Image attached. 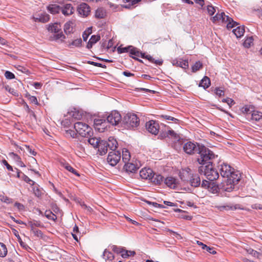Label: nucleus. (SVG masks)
<instances>
[{
    "label": "nucleus",
    "instance_id": "nucleus-53",
    "mask_svg": "<svg viewBox=\"0 0 262 262\" xmlns=\"http://www.w3.org/2000/svg\"><path fill=\"white\" fill-rule=\"evenodd\" d=\"M162 117L166 120H170L173 121L175 123H178L179 120L173 117L168 115H162Z\"/></svg>",
    "mask_w": 262,
    "mask_h": 262
},
{
    "label": "nucleus",
    "instance_id": "nucleus-22",
    "mask_svg": "<svg viewBox=\"0 0 262 262\" xmlns=\"http://www.w3.org/2000/svg\"><path fill=\"white\" fill-rule=\"evenodd\" d=\"M124 168L127 172L133 173L137 170L138 167L135 164L127 162L125 163Z\"/></svg>",
    "mask_w": 262,
    "mask_h": 262
},
{
    "label": "nucleus",
    "instance_id": "nucleus-16",
    "mask_svg": "<svg viewBox=\"0 0 262 262\" xmlns=\"http://www.w3.org/2000/svg\"><path fill=\"white\" fill-rule=\"evenodd\" d=\"M32 18L35 22L46 23L50 19V16L45 12H41L33 16Z\"/></svg>",
    "mask_w": 262,
    "mask_h": 262
},
{
    "label": "nucleus",
    "instance_id": "nucleus-61",
    "mask_svg": "<svg viewBox=\"0 0 262 262\" xmlns=\"http://www.w3.org/2000/svg\"><path fill=\"white\" fill-rule=\"evenodd\" d=\"M5 76L8 79H12L15 78V75L12 72L7 71L5 73Z\"/></svg>",
    "mask_w": 262,
    "mask_h": 262
},
{
    "label": "nucleus",
    "instance_id": "nucleus-50",
    "mask_svg": "<svg viewBox=\"0 0 262 262\" xmlns=\"http://www.w3.org/2000/svg\"><path fill=\"white\" fill-rule=\"evenodd\" d=\"M21 179L26 182L29 183L32 186L35 184V182L31 180L28 176H26L24 173H22Z\"/></svg>",
    "mask_w": 262,
    "mask_h": 262
},
{
    "label": "nucleus",
    "instance_id": "nucleus-54",
    "mask_svg": "<svg viewBox=\"0 0 262 262\" xmlns=\"http://www.w3.org/2000/svg\"><path fill=\"white\" fill-rule=\"evenodd\" d=\"M66 134L68 136H70L71 137L75 138L77 137V133L76 130L69 129L66 131Z\"/></svg>",
    "mask_w": 262,
    "mask_h": 262
},
{
    "label": "nucleus",
    "instance_id": "nucleus-43",
    "mask_svg": "<svg viewBox=\"0 0 262 262\" xmlns=\"http://www.w3.org/2000/svg\"><path fill=\"white\" fill-rule=\"evenodd\" d=\"M71 22L66 23L64 26V31L66 34H69L72 31V27Z\"/></svg>",
    "mask_w": 262,
    "mask_h": 262
},
{
    "label": "nucleus",
    "instance_id": "nucleus-13",
    "mask_svg": "<svg viewBox=\"0 0 262 262\" xmlns=\"http://www.w3.org/2000/svg\"><path fill=\"white\" fill-rule=\"evenodd\" d=\"M146 128L149 133L156 135L159 131V125L157 121L150 120L146 123Z\"/></svg>",
    "mask_w": 262,
    "mask_h": 262
},
{
    "label": "nucleus",
    "instance_id": "nucleus-35",
    "mask_svg": "<svg viewBox=\"0 0 262 262\" xmlns=\"http://www.w3.org/2000/svg\"><path fill=\"white\" fill-rule=\"evenodd\" d=\"M28 225L30 227L31 230L36 229L35 227H42L43 225L41 223L37 221H30L28 223Z\"/></svg>",
    "mask_w": 262,
    "mask_h": 262
},
{
    "label": "nucleus",
    "instance_id": "nucleus-44",
    "mask_svg": "<svg viewBox=\"0 0 262 262\" xmlns=\"http://www.w3.org/2000/svg\"><path fill=\"white\" fill-rule=\"evenodd\" d=\"M82 43V40L81 39H76L73 41L71 43H70L68 46L70 48H71L72 46H75V47H79L80 46L81 44Z\"/></svg>",
    "mask_w": 262,
    "mask_h": 262
},
{
    "label": "nucleus",
    "instance_id": "nucleus-18",
    "mask_svg": "<svg viewBox=\"0 0 262 262\" xmlns=\"http://www.w3.org/2000/svg\"><path fill=\"white\" fill-rule=\"evenodd\" d=\"M74 9L71 4H66L61 6V11L65 16H69L74 13Z\"/></svg>",
    "mask_w": 262,
    "mask_h": 262
},
{
    "label": "nucleus",
    "instance_id": "nucleus-57",
    "mask_svg": "<svg viewBox=\"0 0 262 262\" xmlns=\"http://www.w3.org/2000/svg\"><path fill=\"white\" fill-rule=\"evenodd\" d=\"M112 250L117 253H122L123 252V249L121 247H118L117 246L114 245L112 246Z\"/></svg>",
    "mask_w": 262,
    "mask_h": 262
},
{
    "label": "nucleus",
    "instance_id": "nucleus-56",
    "mask_svg": "<svg viewBox=\"0 0 262 262\" xmlns=\"http://www.w3.org/2000/svg\"><path fill=\"white\" fill-rule=\"evenodd\" d=\"M130 49V46H128L127 47H124V48L119 47L118 48V52L119 53H127V52L129 53Z\"/></svg>",
    "mask_w": 262,
    "mask_h": 262
},
{
    "label": "nucleus",
    "instance_id": "nucleus-11",
    "mask_svg": "<svg viewBox=\"0 0 262 262\" xmlns=\"http://www.w3.org/2000/svg\"><path fill=\"white\" fill-rule=\"evenodd\" d=\"M161 139H164L166 137L171 139L173 140V141L177 143L178 142V144H182V140L181 139L179 135H177L173 130H168L167 132L165 133H163L160 135Z\"/></svg>",
    "mask_w": 262,
    "mask_h": 262
},
{
    "label": "nucleus",
    "instance_id": "nucleus-62",
    "mask_svg": "<svg viewBox=\"0 0 262 262\" xmlns=\"http://www.w3.org/2000/svg\"><path fill=\"white\" fill-rule=\"evenodd\" d=\"M211 182H208L206 180H203L202 183V187L203 188H207L208 189L209 187H210L211 185H212V184Z\"/></svg>",
    "mask_w": 262,
    "mask_h": 262
},
{
    "label": "nucleus",
    "instance_id": "nucleus-1",
    "mask_svg": "<svg viewBox=\"0 0 262 262\" xmlns=\"http://www.w3.org/2000/svg\"><path fill=\"white\" fill-rule=\"evenodd\" d=\"M221 176L224 179L220 184L222 190L230 192L234 188V185L241 179V174L239 171H235L229 165L223 163L219 166Z\"/></svg>",
    "mask_w": 262,
    "mask_h": 262
},
{
    "label": "nucleus",
    "instance_id": "nucleus-49",
    "mask_svg": "<svg viewBox=\"0 0 262 262\" xmlns=\"http://www.w3.org/2000/svg\"><path fill=\"white\" fill-rule=\"evenodd\" d=\"M26 97L30 100V101L35 104L38 105V102L37 99L35 96H31L30 94H27Z\"/></svg>",
    "mask_w": 262,
    "mask_h": 262
},
{
    "label": "nucleus",
    "instance_id": "nucleus-47",
    "mask_svg": "<svg viewBox=\"0 0 262 262\" xmlns=\"http://www.w3.org/2000/svg\"><path fill=\"white\" fill-rule=\"evenodd\" d=\"M202 63L200 61L196 62L192 67V70L193 72H195L202 68Z\"/></svg>",
    "mask_w": 262,
    "mask_h": 262
},
{
    "label": "nucleus",
    "instance_id": "nucleus-33",
    "mask_svg": "<svg viewBox=\"0 0 262 262\" xmlns=\"http://www.w3.org/2000/svg\"><path fill=\"white\" fill-rule=\"evenodd\" d=\"M95 16L97 18H103L105 16V10L102 8H98L95 12Z\"/></svg>",
    "mask_w": 262,
    "mask_h": 262
},
{
    "label": "nucleus",
    "instance_id": "nucleus-41",
    "mask_svg": "<svg viewBox=\"0 0 262 262\" xmlns=\"http://www.w3.org/2000/svg\"><path fill=\"white\" fill-rule=\"evenodd\" d=\"M136 254L135 251H128L123 249L121 256L123 258H126L130 256H134Z\"/></svg>",
    "mask_w": 262,
    "mask_h": 262
},
{
    "label": "nucleus",
    "instance_id": "nucleus-20",
    "mask_svg": "<svg viewBox=\"0 0 262 262\" xmlns=\"http://www.w3.org/2000/svg\"><path fill=\"white\" fill-rule=\"evenodd\" d=\"M97 148L98 149V152L100 155H105L107 152L108 149L106 141L101 140Z\"/></svg>",
    "mask_w": 262,
    "mask_h": 262
},
{
    "label": "nucleus",
    "instance_id": "nucleus-21",
    "mask_svg": "<svg viewBox=\"0 0 262 262\" xmlns=\"http://www.w3.org/2000/svg\"><path fill=\"white\" fill-rule=\"evenodd\" d=\"M129 53L132 55L130 56L136 60L138 59L136 57H133L132 55H135L136 57H141L142 58H144V53H141L137 48L131 46L129 50Z\"/></svg>",
    "mask_w": 262,
    "mask_h": 262
},
{
    "label": "nucleus",
    "instance_id": "nucleus-7",
    "mask_svg": "<svg viewBox=\"0 0 262 262\" xmlns=\"http://www.w3.org/2000/svg\"><path fill=\"white\" fill-rule=\"evenodd\" d=\"M48 29V30L51 31V32L56 33L55 34H54L53 36L51 37L53 38V39L62 40L65 38V36L62 34V32H60L61 28V26L59 24L55 23L54 24L50 25Z\"/></svg>",
    "mask_w": 262,
    "mask_h": 262
},
{
    "label": "nucleus",
    "instance_id": "nucleus-60",
    "mask_svg": "<svg viewBox=\"0 0 262 262\" xmlns=\"http://www.w3.org/2000/svg\"><path fill=\"white\" fill-rule=\"evenodd\" d=\"M250 108V106L246 105L242 108V112L244 113L247 114V115H251L253 111H251Z\"/></svg>",
    "mask_w": 262,
    "mask_h": 262
},
{
    "label": "nucleus",
    "instance_id": "nucleus-29",
    "mask_svg": "<svg viewBox=\"0 0 262 262\" xmlns=\"http://www.w3.org/2000/svg\"><path fill=\"white\" fill-rule=\"evenodd\" d=\"M251 119L258 121L262 119V113L257 111H253L251 114Z\"/></svg>",
    "mask_w": 262,
    "mask_h": 262
},
{
    "label": "nucleus",
    "instance_id": "nucleus-25",
    "mask_svg": "<svg viewBox=\"0 0 262 262\" xmlns=\"http://www.w3.org/2000/svg\"><path fill=\"white\" fill-rule=\"evenodd\" d=\"M190 183L192 186H199L201 184L200 178L196 174L193 175L190 180Z\"/></svg>",
    "mask_w": 262,
    "mask_h": 262
},
{
    "label": "nucleus",
    "instance_id": "nucleus-63",
    "mask_svg": "<svg viewBox=\"0 0 262 262\" xmlns=\"http://www.w3.org/2000/svg\"><path fill=\"white\" fill-rule=\"evenodd\" d=\"M215 93L216 94V95L217 96H218L219 97H222V96H223L224 95V91L221 90L220 88H216L215 90Z\"/></svg>",
    "mask_w": 262,
    "mask_h": 262
},
{
    "label": "nucleus",
    "instance_id": "nucleus-2",
    "mask_svg": "<svg viewBox=\"0 0 262 262\" xmlns=\"http://www.w3.org/2000/svg\"><path fill=\"white\" fill-rule=\"evenodd\" d=\"M198 149L197 152L199 155L197 158L198 163L201 166L212 164L213 160L216 157L213 152L203 145H201Z\"/></svg>",
    "mask_w": 262,
    "mask_h": 262
},
{
    "label": "nucleus",
    "instance_id": "nucleus-32",
    "mask_svg": "<svg viewBox=\"0 0 262 262\" xmlns=\"http://www.w3.org/2000/svg\"><path fill=\"white\" fill-rule=\"evenodd\" d=\"M210 85V79L207 76H205L201 81L199 86L203 87L205 89L208 88Z\"/></svg>",
    "mask_w": 262,
    "mask_h": 262
},
{
    "label": "nucleus",
    "instance_id": "nucleus-8",
    "mask_svg": "<svg viewBox=\"0 0 262 262\" xmlns=\"http://www.w3.org/2000/svg\"><path fill=\"white\" fill-rule=\"evenodd\" d=\"M108 124L116 126L121 123L122 118L120 114L116 111L111 112L106 117H105Z\"/></svg>",
    "mask_w": 262,
    "mask_h": 262
},
{
    "label": "nucleus",
    "instance_id": "nucleus-17",
    "mask_svg": "<svg viewBox=\"0 0 262 262\" xmlns=\"http://www.w3.org/2000/svg\"><path fill=\"white\" fill-rule=\"evenodd\" d=\"M153 171L150 168H143L140 171V177L142 179L149 180L152 177Z\"/></svg>",
    "mask_w": 262,
    "mask_h": 262
},
{
    "label": "nucleus",
    "instance_id": "nucleus-12",
    "mask_svg": "<svg viewBox=\"0 0 262 262\" xmlns=\"http://www.w3.org/2000/svg\"><path fill=\"white\" fill-rule=\"evenodd\" d=\"M121 153L119 151H112L108 154L107 161L111 166H115L120 160Z\"/></svg>",
    "mask_w": 262,
    "mask_h": 262
},
{
    "label": "nucleus",
    "instance_id": "nucleus-45",
    "mask_svg": "<svg viewBox=\"0 0 262 262\" xmlns=\"http://www.w3.org/2000/svg\"><path fill=\"white\" fill-rule=\"evenodd\" d=\"M0 200L6 204H10L13 202L12 199L8 198L7 196H5L3 195H0Z\"/></svg>",
    "mask_w": 262,
    "mask_h": 262
},
{
    "label": "nucleus",
    "instance_id": "nucleus-40",
    "mask_svg": "<svg viewBox=\"0 0 262 262\" xmlns=\"http://www.w3.org/2000/svg\"><path fill=\"white\" fill-rule=\"evenodd\" d=\"M33 191L34 195L38 198L40 197L42 193V189L40 188L38 186H34L33 187Z\"/></svg>",
    "mask_w": 262,
    "mask_h": 262
},
{
    "label": "nucleus",
    "instance_id": "nucleus-46",
    "mask_svg": "<svg viewBox=\"0 0 262 262\" xmlns=\"http://www.w3.org/2000/svg\"><path fill=\"white\" fill-rule=\"evenodd\" d=\"M212 185L210 187L208 188V190L212 192L213 193H216L218 191L219 187L221 188L220 185L216 186L214 183L212 182Z\"/></svg>",
    "mask_w": 262,
    "mask_h": 262
},
{
    "label": "nucleus",
    "instance_id": "nucleus-9",
    "mask_svg": "<svg viewBox=\"0 0 262 262\" xmlns=\"http://www.w3.org/2000/svg\"><path fill=\"white\" fill-rule=\"evenodd\" d=\"M108 124V122H107L105 117L95 118L94 120V128L99 132H104L107 128Z\"/></svg>",
    "mask_w": 262,
    "mask_h": 262
},
{
    "label": "nucleus",
    "instance_id": "nucleus-52",
    "mask_svg": "<svg viewBox=\"0 0 262 262\" xmlns=\"http://www.w3.org/2000/svg\"><path fill=\"white\" fill-rule=\"evenodd\" d=\"M222 101L224 103H226L231 107L234 103L233 100L231 98H227L222 99Z\"/></svg>",
    "mask_w": 262,
    "mask_h": 262
},
{
    "label": "nucleus",
    "instance_id": "nucleus-39",
    "mask_svg": "<svg viewBox=\"0 0 262 262\" xmlns=\"http://www.w3.org/2000/svg\"><path fill=\"white\" fill-rule=\"evenodd\" d=\"M45 215L47 219L53 221H55L57 219L56 215L50 210H46L45 212Z\"/></svg>",
    "mask_w": 262,
    "mask_h": 262
},
{
    "label": "nucleus",
    "instance_id": "nucleus-59",
    "mask_svg": "<svg viewBox=\"0 0 262 262\" xmlns=\"http://www.w3.org/2000/svg\"><path fill=\"white\" fill-rule=\"evenodd\" d=\"M100 39V37L99 35H92L89 41H90L94 45Z\"/></svg>",
    "mask_w": 262,
    "mask_h": 262
},
{
    "label": "nucleus",
    "instance_id": "nucleus-28",
    "mask_svg": "<svg viewBox=\"0 0 262 262\" xmlns=\"http://www.w3.org/2000/svg\"><path fill=\"white\" fill-rule=\"evenodd\" d=\"M150 180L155 184L159 185L163 181V177L160 174H155L153 173Z\"/></svg>",
    "mask_w": 262,
    "mask_h": 262
},
{
    "label": "nucleus",
    "instance_id": "nucleus-3",
    "mask_svg": "<svg viewBox=\"0 0 262 262\" xmlns=\"http://www.w3.org/2000/svg\"><path fill=\"white\" fill-rule=\"evenodd\" d=\"M201 174H204L210 181H213L219 177L217 171L213 168L212 164L205 166H200L198 169Z\"/></svg>",
    "mask_w": 262,
    "mask_h": 262
},
{
    "label": "nucleus",
    "instance_id": "nucleus-26",
    "mask_svg": "<svg viewBox=\"0 0 262 262\" xmlns=\"http://www.w3.org/2000/svg\"><path fill=\"white\" fill-rule=\"evenodd\" d=\"M60 164L63 168H64L69 171L71 172L77 176H79V174L77 172V171L75 169H74L69 163L67 162H61Z\"/></svg>",
    "mask_w": 262,
    "mask_h": 262
},
{
    "label": "nucleus",
    "instance_id": "nucleus-42",
    "mask_svg": "<svg viewBox=\"0 0 262 262\" xmlns=\"http://www.w3.org/2000/svg\"><path fill=\"white\" fill-rule=\"evenodd\" d=\"M31 231L34 234V236L40 238H43V234L40 230L37 229H33L32 230H31Z\"/></svg>",
    "mask_w": 262,
    "mask_h": 262
},
{
    "label": "nucleus",
    "instance_id": "nucleus-15",
    "mask_svg": "<svg viewBox=\"0 0 262 262\" xmlns=\"http://www.w3.org/2000/svg\"><path fill=\"white\" fill-rule=\"evenodd\" d=\"M215 208H217L219 210L223 211L224 210H234L236 209H244L241 207L239 204H226L224 205H216Z\"/></svg>",
    "mask_w": 262,
    "mask_h": 262
},
{
    "label": "nucleus",
    "instance_id": "nucleus-31",
    "mask_svg": "<svg viewBox=\"0 0 262 262\" xmlns=\"http://www.w3.org/2000/svg\"><path fill=\"white\" fill-rule=\"evenodd\" d=\"M122 161L123 162L126 163L127 162H129L130 159V155L128 150L124 148L122 150Z\"/></svg>",
    "mask_w": 262,
    "mask_h": 262
},
{
    "label": "nucleus",
    "instance_id": "nucleus-5",
    "mask_svg": "<svg viewBox=\"0 0 262 262\" xmlns=\"http://www.w3.org/2000/svg\"><path fill=\"white\" fill-rule=\"evenodd\" d=\"M121 123L124 127L130 129L139 125V120L137 115L134 114H127L122 119Z\"/></svg>",
    "mask_w": 262,
    "mask_h": 262
},
{
    "label": "nucleus",
    "instance_id": "nucleus-24",
    "mask_svg": "<svg viewBox=\"0 0 262 262\" xmlns=\"http://www.w3.org/2000/svg\"><path fill=\"white\" fill-rule=\"evenodd\" d=\"M48 10L52 14L58 13L61 11V6L56 4L50 5L48 7Z\"/></svg>",
    "mask_w": 262,
    "mask_h": 262
},
{
    "label": "nucleus",
    "instance_id": "nucleus-27",
    "mask_svg": "<svg viewBox=\"0 0 262 262\" xmlns=\"http://www.w3.org/2000/svg\"><path fill=\"white\" fill-rule=\"evenodd\" d=\"M89 137H90L87 138L88 139L86 140H87L88 142L90 144H91L92 146H93V147L97 148L101 140H100L98 138H95V137H94V138H89Z\"/></svg>",
    "mask_w": 262,
    "mask_h": 262
},
{
    "label": "nucleus",
    "instance_id": "nucleus-23",
    "mask_svg": "<svg viewBox=\"0 0 262 262\" xmlns=\"http://www.w3.org/2000/svg\"><path fill=\"white\" fill-rule=\"evenodd\" d=\"M108 148L113 151H116L115 149L117 147L118 143L116 139L114 138L110 137L107 141H106Z\"/></svg>",
    "mask_w": 262,
    "mask_h": 262
},
{
    "label": "nucleus",
    "instance_id": "nucleus-64",
    "mask_svg": "<svg viewBox=\"0 0 262 262\" xmlns=\"http://www.w3.org/2000/svg\"><path fill=\"white\" fill-rule=\"evenodd\" d=\"M72 117L75 119L80 120L82 117V115L79 113V112L75 111L73 112Z\"/></svg>",
    "mask_w": 262,
    "mask_h": 262
},
{
    "label": "nucleus",
    "instance_id": "nucleus-19",
    "mask_svg": "<svg viewBox=\"0 0 262 262\" xmlns=\"http://www.w3.org/2000/svg\"><path fill=\"white\" fill-rule=\"evenodd\" d=\"M164 183L168 187L174 189L178 185V180L173 177H169L165 179Z\"/></svg>",
    "mask_w": 262,
    "mask_h": 262
},
{
    "label": "nucleus",
    "instance_id": "nucleus-55",
    "mask_svg": "<svg viewBox=\"0 0 262 262\" xmlns=\"http://www.w3.org/2000/svg\"><path fill=\"white\" fill-rule=\"evenodd\" d=\"M207 10L208 14L210 15H213L215 12V8L212 5H207Z\"/></svg>",
    "mask_w": 262,
    "mask_h": 262
},
{
    "label": "nucleus",
    "instance_id": "nucleus-6",
    "mask_svg": "<svg viewBox=\"0 0 262 262\" xmlns=\"http://www.w3.org/2000/svg\"><path fill=\"white\" fill-rule=\"evenodd\" d=\"M74 129L82 137L88 138L92 134V129L86 123L77 122L74 124Z\"/></svg>",
    "mask_w": 262,
    "mask_h": 262
},
{
    "label": "nucleus",
    "instance_id": "nucleus-48",
    "mask_svg": "<svg viewBox=\"0 0 262 262\" xmlns=\"http://www.w3.org/2000/svg\"><path fill=\"white\" fill-rule=\"evenodd\" d=\"M253 38L252 37L247 38L244 42V46L246 48H249L251 46V44L253 42Z\"/></svg>",
    "mask_w": 262,
    "mask_h": 262
},
{
    "label": "nucleus",
    "instance_id": "nucleus-4",
    "mask_svg": "<svg viewBox=\"0 0 262 262\" xmlns=\"http://www.w3.org/2000/svg\"><path fill=\"white\" fill-rule=\"evenodd\" d=\"M212 21L213 23H227V28H232L235 26H237L238 24L234 21L232 18L229 17L228 16L226 15L225 13L222 12L221 13H217L216 15L211 17Z\"/></svg>",
    "mask_w": 262,
    "mask_h": 262
},
{
    "label": "nucleus",
    "instance_id": "nucleus-34",
    "mask_svg": "<svg viewBox=\"0 0 262 262\" xmlns=\"http://www.w3.org/2000/svg\"><path fill=\"white\" fill-rule=\"evenodd\" d=\"M103 258L105 260H112L114 259V256L113 254L105 249L102 254Z\"/></svg>",
    "mask_w": 262,
    "mask_h": 262
},
{
    "label": "nucleus",
    "instance_id": "nucleus-14",
    "mask_svg": "<svg viewBox=\"0 0 262 262\" xmlns=\"http://www.w3.org/2000/svg\"><path fill=\"white\" fill-rule=\"evenodd\" d=\"M77 10L80 15L86 17L91 12V8L88 4L82 3L78 6Z\"/></svg>",
    "mask_w": 262,
    "mask_h": 262
},
{
    "label": "nucleus",
    "instance_id": "nucleus-37",
    "mask_svg": "<svg viewBox=\"0 0 262 262\" xmlns=\"http://www.w3.org/2000/svg\"><path fill=\"white\" fill-rule=\"evenodd\" d=\"M173 64L176 65L178 67H180L185 69L188 67V62L186 60L177 61L176 62H173Z\"/></svg>",
    "mask_w": 262,
    "mask_h": 262
},
{
    "label": "nucleus",
    "instance_id": "nucleus-10",
    "mask_svg": "<svg viewBox=\"0 0 262 262\" xmlns=\"http://www.w3.org/2000/svg\"><path fill=\"white\" fill-rule=\"evenodd\" d=\"M201 145L192 142H187L183 146L184 151L187 154L192 155L197 153Z\"/></svg>",
    "mask_w": 262,
    "mask_h": 262
},
{
    "label": "nucleus",
    "instance_id": "nucleus-36",
    "mask_svg": "<svg viewBox=\"0 0 262 262\" xmlns=\"http://www.w3.org/2000/svg\"><path fill=\"white\" fill-rule=\"evenodd\" d=\"M14 234L16 236L18 242H19L21 247H22L25 249H27L29 248L28 245L22 241L18 233V232L15 230H14Z\"/></svg>",
    "mask_w": 262,
    "mask_h": 262
},
{
    "label": "nucleus",
    "instance_id": "nucleus-51",
    "mask_svg": "<svg viewBox=\"0 0 262 262\" xmlns=\"http://www.w3.org/2000/svg\"><path fill=\"white\" fill-rule=\"evenodd\" d=\"M247 252L253 256L254 257H258L259 253L256 251L252 249L251 248H249L248 249H246Z\"/></svg>",
    "mask_w": 262,
    "mask_h": 262
},
{
    "label": "nucleus",
    "instance_id": "nucleus-30",
    "mask_svg": "<svg viewBox=\"0 0 262 262\" xmlns=\"http://www.w3.org/2000/svg\"><path fill=\"white\" fill-rule=\"evenodd\" d=\"M233 32L237 38H239L243 36L245 33V27L244 26L237 27L236 29H233Z\"/></svg>",
    "mask_w": 262,
    "mask_h": 262
},
{
    "label": "nucleus",
    "instance_id": "nucleus-58",
    "mask_svg": "<svg viewBox=\"0 0 262 262\" xmlns=\"http://www.w3.org/2000/svg\"><path fill=\"white\" fill-rule=\"evenodd\" d=\"M92 33L91 29L89 28L86 31H85L82 35L83 40L86 41L89 35Z\"/></svg>",
    "mask_w": 262,
    "mask_h": 262
},
{
    "label": "nucleus",
    "instance_id": "nucleus-38",
    "mask_svg": "<svg viewBox=\"0 0 262 262\" xmlns=\"http://www.w3.org/2000/svg\"><path fill=\"white\" fill-rule=\"evenodd\" d=\"M7 254V249L5 245L0 243V256L5 257Z\"/></svg>",
    "mask_w": 262,
    "mask_h": 262
}]
</instances>
